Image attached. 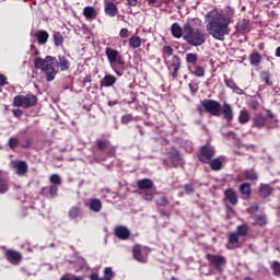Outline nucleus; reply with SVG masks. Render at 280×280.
I'll return each instance as SVG.
<instances>
[{
	"label": "nucleus",
	"mask_w": 280,
	"mask_h": 280,
	"mask_svg": "<svg viewBox=\"0 0 280 280\" xmlns=\"http://www.w3.org/2000/svg\"><path fill=\"white\" fill-rule=\"evenodd\" d=\"M228 242L232 246V247H228V248H231V249L240 248V245H237V244H240V235L236 232L230 233Z\"/></svg>",
	"instance_id": "c756f323"
},
{
	"label": "nucleus",
	"mask_w": 280,
	"mask_h": 280,
	"mask_svg": "<svg viewBox=\"0 0 280 280\" xmlns=\"http://www.w3.org/2000/svg\"><path fill=\"white\" fill-rule=\"evenodd\" d=\"M191 75L195 78H205V73H207L205 66H197L192 70H188Z\"/></svg>",
	"instance_id": "72a5a7b5"
},
{
	"label": "nucleus",
	"mask_w": 280,
	"mask_h": 280,
	"mask_svg": "<svg viewBox=\"0 0 280 280\" xmlns=\"http://www.w3.org/2000/svg\"><path fill=\"white\" fill-rule=\"evenodd\" d=\"M243 176L245 180H259V174L255 171V168H247L243 172Z\"/></svg>",
	"instance_id": "c85d7f7f"
},
{
	"label": "nucleus",
	"mask_w": 280,
	"mask_h": 280,
	"mask_svg": "<svg viewBox=\"0 0 280 280\" xmlns=\"http://www.w3.org/2000/svg\"><path fill=\"white\" fill-rule=\"evenodd\" d=\"M143 40L141 39V37L133 35L129 38V47L131 49H139V47H141Z\"/></svg>",
	"instance_id": "2f4dec72"
},
{
	"label": "nucleus",
	"mask_w": 280,
	"mask_h": 280,
	"mask_svg": "<svg viewBox=\"0 0 280 280\" xmlns=\"http://www.w3.org/2000/svg\"><path fill=\"white\" fill-rule=\"evenodd\" d=\"M225 200L230 202V205H237L238 198H237V192H235V189L233 188H228L224 191Z\"/></svg>",
	"instance_id": "393cba45"
},
{
	"label": "nucleus",
	"mask_w": 280,
	"mask_h": 280,
	"mask_svg": "<svg viewBox=\"0 0 280 280\" xmlns=\"http://www.w3.org/2000/svg\"><path fill=\"white\" fill-rule=\"evenodd\" d=\"M248 213H250V215H255L254 213H257V211H259V205L258 203H254L248 208Z\"/></svg>",
	"instance_id": "864d4df0"
},
{
	"label": "nucleus",
	"mask_w": 280,
	"mask_h": 280,
	"mask_svg": "<svg viewBox=\"0 0 280 280\" xmlns=\"http://www.w3.org/2000/svg\"><path fill=\"white\" fill-rule=\"evenodd\" d=\"M222 167H223V164L220 158H217L210 161V168L212 170V172H220Z\"/></svg>",
	"instance_id": "4c0bfd02"
},
{
	"label": "nucleus",
	"mask_w": 280,
	"mask_h": 280,
	"mask_svg": "<svg viewBox=\"0 0 280 280\" xmlns=\"http://www.w3.org/2000/svg\"><path fill=\"white\" fill-rule=\"evenodd\" d=\"M49 180L52 185H62V178H60V175L58 174H52Z\"/></svg>",
	"instance_id": "de8ad7c7"
},
{
	"label": "nucleus",
	"mask_w": 280,
	"mask_h": 280,
	"mask_svg": "<svg viewBox=\"0 0 280 280\" xmlns=\"http://www.w3.org/2000/svg\"><path fill=\"white\" fill-rule=\"evenodd\" d=\"M8 78H5L3 74H0V86H5V81Z\"/></svg>",
	"instance_id": "0e129e2a"
},
{
	"label": "nucleus",
	"mask_w": 280,
	"mask_h": 280,
	"mask_svg": "<svg viewBox=\"0 0 280 280\" xmlns=\"http://www.w3.org/2000/svg\"><path fill=\"white\" fill-rule=\"evenodd\" d=\"M10 189V185L8 184V179L3 177V172L0 170V194L8 192Z\"/></svg>",
	"instance_id": "c9c22d12"
},
{
	"label": "nucleus",
	"mask_w": 280,
	"mask_h": 280,
	"mask_svg": "<svg viewBox=\"0 0 280 280\" xmlns=\"http://www.w3.org/2000/svg\"><path fill=\"white\" fill-rule=\"evenodd\" d=\"M151 250L150 247H143L137 244L132 247L133 259L139 261V264H148V255H150Z\"/></svg>",
	"instance_id": "f8f14e48"
},
{
	"label": "nucleus",
	"mask_w": 280,
	"mask_h": 280,
	"mask_svg": "<svg viewBox=\"0 0 280 280\" xmlns=\"http://www.w3.org/2000/svg\"><path fill=\"white\" fill-rule=\"evenodd\" d=\"M105 56L107 57L109 65H118V67H124V65H126L124 56H121V54H119V50L115 48H105Z\"/></svg>",
	"instance_id": "9b49d317"
},
{
	"label": "nucleus",
	"mask_w": 280,
	"mask_h": 280,
	"mask_svg": "<svg viewBox=\"0 0 280 280\" xmlns=\"http://www.w3.org/2000/svg\"><path fill=\"white\" fill-rule=\"evenodd\" d=\"M8 145L10 148V150H16L18 145H19V138L16 137H11L9 139Z\"/></svg>",
	"instance_id": "49530a36"
},
{
	"label": "nucleus",
	"mask_w": 280,
	"mask_h": 280,
	"mask_svg": "<svg viewBox=\"0 0 280 280\" xmlns=\"http://www.w3.org/2000/svg\"><path fill=\"white\" fill-rule=\"evenodd\" d=\"M206 259L208 260L209 266L214 268L217 272H224V268H226V257L222 255L207 254Z\"/></svg>",
	"instance_id": "1a4fd4ad"
},
{
	"label": "nucleus",
	"mask_w": 280,
	"mask_h": 280,
	"mask_svg": "<svg viewBox=\"0 0 280 280\" xmlns=\"http://www.w3.org/2000/svg\"><path fill=\"white\" fill-rule=\"evenodd\" d=\"M12 113L18 119H20V117H23V110L20 108L13 109Z\"/></svg>",
	"instance_id": "680f3d73"
},
{
	"label": "nucleus",
	"mask_w": 280,
	"mask_h": 280,
	"mask_svg": "<svg viewBox=\"0 0 280 280\" xmlns=\"http://www.w3.org/2000/svg\"><path fill=\"white\" fill-rule=\"evenodd\" d=\"M180 67H183V60L180 59V56L173 55L167 63V69L173 70L171 74L173 80H176V78H178V72L180 71Z\"/></svg>",
	"instance_id": "ddd939ff"
},
{
	"label": "nucleus",
	"mask_w": 280,
	"mask_h": 280,
	"mask_svg": "<svg viewBox=\"0 0 280 280\" xmlns=\"http://www.w3.org/2000/svg\"><path fill=\"white\" fill-rule=\"evenodd\" d=\"M238 191L243 198V200H250V196H253V188H250V183L246 182L240 185Z\"/></svg>",
	"instance_id": "6ab92c4d"
},
{
	"label": "nucleus",
	"mask_w": 280,
	"mask_h": 280,
	"mask_svg": "<svg viewBox=\"0 0 280 280\" xmlns=\"http://www.w3.org/2000/svg\"><path fill=\"white\" fill-rule=\"evenodd\" d=\"M52 38L56 47H60L62 46V43H65V37H62V34L60 32H55Z\"/></svg>",
	"instance_id": "79ce46f5"
},
{
	"label": "nucleus",
	"mask_w": 280,
	"mask_h": 280,
	"mask_svg": "<svg viewBox=\"0 0 280 280\" xmlns=\"http://www.w3.org/2000/svg\"><path fill=\"white\" fill-rule=\"evenodd\" d=\"M11 166L13 170H16L15 174H18V176H25L28 172L27 162L23 160L11 161Z\"/></svg>",
	"instance_id": "dca6fc26"
},
{
	"label": "nucleus",
	"mask_w": 280,
	"mask_h": 280,
	"mask_svg": "<svg viewBox=\"0 0 280 280\" xmlns=\"http://www.w3.org/2000/svg\"><path fill=\"white\" fill-rule=\"evenodd\" d=\"M97 10L91 5L83 9V16H85L86 21H95L97 19Z\"/></svg>",
	"instance_id": "a878e982"
},
{
	"label": "nucleus",
	"mask_w": 280,
	"mask_h": 280,
	"mask_svg": "<svg viewBox=\"0 0 280 280\" xmlns=\"http://www.w3.org/2000/svg\"><path fill=\"white\" fill-rule=\"evenodd\" d=\"M201 106L205 113L211 115L212 117H222V104L215 100H203L201 101Z\"/></svg>",
	"instance_id": "0eeeda50"
},
{
	"label": "nucleus",
	"mask_w": 280,
	"mask_h": 280,
	"mask_svg": "<svg viewBox=\"0 0 280 280\" xmlns=\"http://www.w3.org/2000/svg\"><path fill=\"white\" fill-rule=\"evenodd\" d=\"M250 121V114L246 109H242L238 115V124H248Z\"/></svg>",
	"instance_id": "e433bc0d"
},
{
	"label": "nucleus",
	"mask_w": 280,
	"mask_h": 280,
	"mask_svg": "<svg viewBox=\"0 0 280 280\" xmlns=\"http://www.w3.org/2000/svg\"><path fill=\"white\" fill-rule=\"evenodd\" d=\"M267 116H264V114L258 113L255 114L253 118V127L254 128H265L266 124H277V119H275V114L270 109L266 110Z\"/></svg>",
	"instance_id": "6e6552de"
},
{
	"label": "nucleus",
	"mask_w": 280,
	"mask_h": 280,
	"mask_svg": "<svg viewBox=\"0 0 280 280\" xmlns=\"http://www.w3.org/2000/svg\"><path fill=\"white\" fill-rule=\"evenodd\" d=\"M184 191L187 195L194 194V191H196V187L194 186V184H185Z\"/></svg>",
	"instance_id": "3c124183"
},
{
	"label": "nucleus",
	"mask_w": 280,
	"mask_h": 280,
	"mask_svg": "<svg viewBox=\"0 0 280 280\" xmlns=\"http://www.w3.org/2000/svg\"><path fill=\"white\" fill-rule=\"evenodd\" d=\"M182 156H180V152L175 151L172 155H171V161H180Z\"/></svg>",
	"instance_id": "052dcab7"
},
{
	"label": "nucleus",
	"mask_w": 280,
	"mask_h": 280,
	"mask_svg": "<svg viewBox=\"0 0 280 280\" xmlns=\"http://www.w3.org/2000/svg\"><path fill=\"white\" fill-rule=\"evenodd\" d=\"M163 54H165L166 56H173L174 55V48H172L171 46H164Z\"/></svg>",
	"instance_id": "4d7b16f0"
},
{
	"label": "nucleus",
	"mask_w": 280,
	"mask_h": 280,
	"mask_svg": "<svg viewBox=\"0 0 280 280\" xmlns=\"http://www.w3.org/2000/svg\"><path fill=\"white\" fill-rule=\"evenodd\" d=\"M249 108H252V110H259V101H252L249 103Z\"/></svg>",
	"instance_id": "bf43d9fd"
},
{
	"label": "nucleus",
	"mask_w": 280,
	"mask_h": 280,
	"mask_svg": "<svg viewBox=\"0 0 280 280\" xmlns=\"http://www.w3.org/2000/svg\"><path fill=\"white\" fill-rule=\"evenodd\" d=\"M32 147V140L30 138H27L25 140V144H22V148H31Z\"/></svg>",
	"instance_id": "69168bd1"
},
{
	"label": "nucleus",
	"mask_w": 280,
	"mask_h": 280,
	"mask_svg": "<svg viewBox=\"0 0 280 280\" xmlns=\"http://www.w3.org/2000/svg\"><path fill=\"white\" fill-rule=\"evenodd\" d=\"M95 147L98 152H106L105 155L97 156L94 155L97 161H106V159H116L117 158V147L112 145L110 140L108 139H96Z\"/></svg>",
	"instance_id": "20e7f679"
},
{
	"label": "nucleus",
	"mask_w": 280,
	"mask_h": 280,
	"mask_svg": "<svg viewBox=\"0 0 280 280\" xmlns=\"http://www.w3.org/2000/svg\"><path fill=\"white\" fill-rule=\"evenodd\" d=\"M38 104V97L34 94L18 95L13 98V106L18 108H32Z\"/></svg>",
	"instance_id": "423d86ee"
},
{
	"label": "nucleus",
	"mask_w": 280,
	"mask_h": 280,
	"mask_svg": "<svg viewBox=\"0 0 280 280\" xmlns=\"http://www.w3.org/2000/svg\"><path fill=\"white\" fill-rule=\"evenodd\" d=\"M197 156H198V161L200 163L207 164L210 161H212L213 158L215 156V148L209 143L205 144V145L200 147L199 153Z\"/></svg>",
	"instance_id": "9d476101"
},
{
	"label": "nucleus",
	"mask_w": 280,
	"mask_h": 280,
	"mask_svg": "<svg viewBox=\"0 0 280 280\" xmlns=\"http://www.w3.org/2000/svg\"><path fill=\"white\" fill-rule=\"evenodd\" d=\"M260 80L265 82L267 86H272V81L270 80V72L269 71H261L260 72Z\"/></svg>",
	"instance_id": "a19ab883"
},
{
	"label": "nucleus",
	"mask_w": 280,
	"mask_h": 280,
	"mask_svg": "<svg viewBox=\"0 0 280 280\" xmlns=\"http://www.w3.org/2000/svg\"><path fill=\"white\" fill-rule=\"evenodd\" d=\"M35 69H40L46 75L47 82H54L56 75H58V69L56 68V57L46 56L45 59L38 57L34 61Z\"/></svg>",
	"instance_id": "7ed1b4c3"
},
{
	"label": "nucleus",
	"mask_w": 280,
	"mask_h": 280,
	"mask_svg": "<svg viewBox=\"0 0 280 280\" xmlns=\"http://www.w3.org/2000/svg\"><path fill=\"white\" fill-rule=\"evenodd\" d=\"M271 269L273 270L275 277H280V262L279 261L275 260L271 264Z\"/></svg>",
	"instance_id": "09e8293b"
},
{
	"label": "nucleus",
	"mask_w": 280,
	"mask_h": 280,
	"mask_svg": "<svg viewBox=\"0 0 280 280\" xmlns=\"http://www.w3.org/2000/svg\"><path fill=\"white\" fill-rule=\"evenodd\" d=\"M115 277V272H113V268L106 267L104 269V279L105 280H113Z\"/></svg>",
	"instance_id": "a18cd8bd"
},
{
	"label": "nucleus",
	"mask_w": 280,
	"mask_h": 280,
	"mask_svg": "<svg viewBox=\"0 0 280 280\" xmlns=\"http://www.w3.org/2000/svg\"><path fill=\"white\" fill-rule=\"evenodd\" d=\"M261 54H259V51L257 50H253L252 54L249 55V63L253 67H259V65H261Z\"/></svg>",
	"instance_id": "bb28decb"
},
{
	"label": "nucleus",
	"mask_w": 280,
	"mask_h": 280,
	"mask_svg": "<svg viewBox=\"0 0 280 280\" xmlns=\"http://www.w3.org/2000/svg\"><path fill=\"white\" fill-rule=\"evenodd\" d=\"M137 187L139 191H141L140 194L143 200H147V202H152V200H154L155 190H153L154 182L152 179L150 178L139 179L137 182Z\"/></svg>",
	"instance_id": "39448f33"
},
{
	"label": "nucleus",
	"mask_w": 280,
	"mask_h": 280,
	"mask_svg": "<svg viewBox=\"0 0 280 280\" xmlns=\"http://www.w3.org/2000/svg\"><path fill=\"white\" fill-rule=\"evenodd\" d=\"M55 65L60 71H69L71 69V61L67 59V56L59 55L58 59H56Z\"/></svg>",
	"instance_id": "f3484780"
},
{
	"label": "nucleus",
	"mask_w": 280,
	"mask_h": 280,
	"mask_svg": "<svg viewBox=\"0 0 280 280\" xmlns=\"http://www.w3.org/2000/svg\"><path fill=\"white\" fill-rule=\"evenodd\" d=\"M114 235H116L118 237V240H129L130 238V230L124 225H118L115 228L114 230Z\"/></svg>",
	"instance_id": "a211bd4d"
},
{
	"label": "nucleus",
	"mask_w": 280,
	"mask_h": 280,
	"mask_svg": "<svg viewBox=\"0 0 280 280\" xmlns=\"http://www.w3.org/2000/svg\"><path fill=\"white\" fill-rule=\"evenodd\" d=\"M80 215H82V209L79 206L72 207L68 212V218H70V220H78Z\"/></svg>",
	"instance_id": "473e14b6"
},
{
	"label": "nucleus",
	"mask_w": 280,
	"mask_h": 280,
	"mask_svg": "<svg viewBox=\"0 0 280 280\" xmlns=\"http://www.w3.org/2000/svg\"><path fill=\"white\" fill-rule=\"evenodd\" d=\"M119 36L120 38H128V36H130V31H128V28H121L119 32Z\"/></svg>",
	"instance_id": "13d9d810"
},
{
	"label": "nucleus",
	"mask_w": 280,
	"mask_h": 280,
	"mask_svg": "<svg viewBox=\"0 0 280 280\" xmlns=\"http://www.w3.org/2000/svg\"><path fill=\"white\" fill-rule=\"evenodd\" d=\"M90 209L94 211V213H100V211H102V201L97 198L90 199Z\"/></svg>",
	"instance_id": "f704fd0d"
},
{
	"label": "nucleus",
	"mask_w": 280,
	"mask_h": 280,
	"mask_svg": "<svg viewBox=\"0 0 280 280\" xmlns=\"http://www.w3.org/2000/svg\"><path fill=\"white\" fill-rule=\"evenodd\" d=\"M186 63L188 71H191L196 67H198V54L196 52H188L186 54Z\"/></svg>",
	"instance_id": "412c9836"
},
{
	"label": "nucleus",
	"mask_w": 280,
	"mask_h": 280,
	"mask_svg": "<svg viewBox=\"0 0 280 280\" xmlns=\"http://www.w3.org/2000/svg\"><path fill=\"white\" fill-rule=\"evenodd\" d=\"M49 194L52 198H56V196H58V186L56 185L50 186Z\"/></svg>",
	"instance_id": "6e6d98bb"
},
{
	"label": "nucleus",
	"mask_w": 280,
	"mask_h": 280,
	"mask_svg": "<svg viewBox=\"0 0 280 280\" xmlns=\"http://www.w3.org/2000/svg\"><path fill=\"white\" fill-rule=\"evenodd\" d=\"M253 218L258 226H266V224H268V221L265 214H258V215L254 214Z\"/></svg>",
	"instance_id": "ea45409f"
},
{
	"label": "nucleus",
	"mask_w": 280,
	"mask_h": 280,
	"mask_svg": "<svg viewBox=\"0 0 280 280\" xmlns=\"http://www.w3.org/2000/svg\"><path fill=\"white\" fill-rule=\"evenodd\" d=\"M248 224L244 223L236 228V233L238 237H246L248 235Z\"/></svg>",
	"instance_id": "58836bf2"
},
{
	"label": "nucleus",
	"mask_w": 280,
	"mask_h": 280,
	"mask_svg": "<svg viewBox=\"0 0 280 280\" xmlns=\"http://www.w3.org/2000/svg\"><path fill=\"white\" fill-rule=\"evenodd\" d=\"M91 82H93V79L91 78V75H88L83 79V84H91Z\"/></svg>",
	"instance_id": "338daca9"
},
{
	"label": "nucleus",
	"mask_w": 280,
	"mask_h": 280,
	"mask_svg": "<svg viewBox=\"0 0 280 280\" xmlns=\"http://www.w3.org/2000/svg\"><path fill=\"white\" fill-rule=\"evenodd\" d=\"M4 258L9 264H12L13 266H19V264L23 261V255L21 254V252H16L14 249H8L4 253Z\"/></svg>",
	"instance_id": "4468645a"
},
{
	"label": "nucleus",
	"mask_w": 280,
	"mask_h": 280,
	"mask_svg": "<svg viewBox=\"0 0 280 280\" xmlns=\"http://www.w3.org/2000/svg\"><path fill=\"white\" fill-rule=\"evenodd\" d=\"M90 279H91V280H100V275H97V273H92V275H90Z\"/></svg>",
	"instance_id": "774afa93"
},
{
	"label": "nucleus",
	"mask_w": 280,
	"mask_h": 280,
	"mask_svg": "<svg viewBox=\"0 0 280 280\" xmlns=\"http://www.w3.org/2000/svg\"><path fill=\"white\" fill-rule=\"evenodd\" d=\"M189 90L191 92V95H196V93H198V83L196 82L189 83Z\"/></svg>",
	"instance_id": "5fc2aeb1"
},
{
	"label": "nucleus",
	"mask_w": 280,
	"mask_h": 280,
	"mask_svg": "<svg viewBox=\"0 0 280 280\" xmlns=\"http://www.w3.org/2000/svg\"><path fill=\"white\" fill-rule=\"evenodd\" d=\"M31 36L37 38L38 45H46L47 40H49V33L47 31L39 30L37 32H31Z\"/></svg>",
	"instance_id": "aec40b11"
},
{
	"label": "nucleus",
	"mask_w": 280,
	"mask_h": 280,
	"mask_svg": "<svg viewBox=\"0 0 280 280\" xmlns=\"http://www.w3.org/2000/svg\"><path fill=\"white\" fill-rule=\"evenodd\" d=\"M233 23V18L229 14H218L210 19L209 23L206 25V30L214 40H224V36L231 34L229 25Z\"/></svg>",
	"instance_id": "f257e3e1"
},
{
	"label": "nucleus",
	"mask_w": 280,
	"mask_h": 280,
	"mask_svg": "<svg viewBox=\"0 0 280 280\" xmlns=\"http://www.w3.org/2000/svg\"><path fill=\"white\" fill-rule=\"evenodd\" d=\"M104 11L106 16H110L112 19L119 14V9L117 8V4H115V2H105Z\"/></svg>",
	"instance_id": "b1692460"
},
{
	"label": "nucleus",
	"mask_w": 280,
	"mask_h": 280,
	"mask_svg": "<svg viewBox=\"0 0 280 280\" xmlns=\"http://www.w3.org/2000/svg\"><path fill=\"white\" fill-rule=\"evenodd\" d=\"M183 39L191 47H200V45L207 43V34L202 30L191 26V23L186 22L184 24Z\"/></svg>",
	"instance_id": "f03ea898"
},
{
	"label": "nucleus",
	"mask_w": 280,
	"mask_h": 280,
	"mask_svg": "<svg viewBox=\"0 0 280 280\" xmlns=\"http://www.w3.org/2000/svg\"><path fill=\"white\" fill-rule=\"evenodd\" d=\"M273 191L275 188H272V186L269 184H260L258 187V194L260 198H269V196H272Z\"/></svg>",
	"instance_id": "5701e85b"
},
{
	"label": "nucleus",
	"mask_w": 280,
	"mask_h": 280,
	"mask_svg": "<svg viewBox=\"0 0 280 280\" xmlns=\"http://www.w3.org/2000/svg\"><path fill=\"white\" fill-rule=\"evenodd\" d=\"M132 119H135V117H132V114H127L121 116L120 121L121 124H124L125 126L130 124V121H132Z\"/></svg>",
	"instance_id": "8fccbe9b"
},
{
	"label": "nucleus",
	"mask_w": 280,
	"mask_h": 280,
	"mask_svg": "<svg viewBox=\"0 0 280 280\" xmlns=\"http://www.w3.org/2000/svg\"><path fill=\"white\" fill-rule=\"evenodd\" d=\"M31 51H33V56H38L40 54L34 44L31 45Z\"/></svg>",
	"instance_id": "e2e57ef3"
},
{
	"label": "nucleus",
	"mask_w": 280,
	"mask_h": 280,
	"mask_svg": "<svg viewBox=\"0 0 280 280\" xmlns=\"http://www.w3.org/2000/svg\"><path fill=\"white\" fill-rule=\"evenodd\" d=\"M117 82V78L113 74H106L102 80H101V86H113Z\"/></svg>",
	"instance_id": "7c9ffc66"
},
{
	"label": "nucleus",
	"mask_w": 280,
	"mask_h": 280,
	"mask_svg": "<svg viewBox=\"0 0 280 280\" xmlns=\"http://www.w3.org/2000/svg\"><path fill=\"white\" fill-rule=\"evenodd\" d=\"M223 78L228 89H232V91H235V89H237V85L235 84V81L233 79H229L226 74H224Z\"/></svg>",
	"instance_id": "c03bdc74"
},
{
	"label": "nucleus",
	"mask_w": 280,
	"mask_h": 280,
	"mask_svg": "<svg viewBox=\"0 0 280 280\" xmlns=\"http://www.w3.org/2000/svg\"><path fill=\"white\" fill-rule=\"evenodd\" d=\"M221 115L226 124H231V121H233L235 118L233 106H231L229 103H223V105H221Z\"/></svg>",
	"instance_id": "2eb2a0df"
},
{
	"label": "nucleus",
	"mask_w": 280,
	"mask_h": 280,
	"mask_svg": "<svg viewBox=\"0 0 280 280\" xmlns=\"http://www.w3.org/2000/svg\"><path fill=\"white\" fill-rule=\"evenodd\" d=\"M158 207H167V205H170V200H167V197H161L158 201H156Z\"/></svg>",
	"instance_id": "603ef678"
},
{
	"label": "nucleus",
	"mask_w": 280,
	"mask_h": 280,
	"mask_svg": "<svg viewBox=\"0 0 280 280\" xmlns=\"http://www.w3.org/2000/svg\"><path fill=\"white\" fill-rule=\"evenodd\" d=\"M237 34H248L250 32V20L243 19L236 25Z\"/></svg>",
	"instance_id": "4be33fe9"
},
{
	"label": "nucleus",
	"mask_w": 280,
	"mask_h": 280,
	"mask_svg": "<svg viewBox=\"0 0 280 280\" xmlns=\"http://www.w3.org/2000/svg\"><path fill=\"white\" fill-rule=\"evenodd\" d=\"M60 280H84V276L66 273L60 278Z\"/></svg>",
	"instance_id": "37998d69"
},
{
	"label": "nucleus",
	"mask_w": 280,
	"mask_h": 280,
	"mask_svg": "<svg viewBox=\"0 0 280 280\" xmlns=\"http://www.w3.org/2000/svg\"><path fill=\"white\" fill-rule=\"evenodd\" d=\"M171 34L174 38H183V36H185V31L178 23H174L171 26Z\"/></svg>",
	"instance_id": "cd10ccee"
}]
</instances>
